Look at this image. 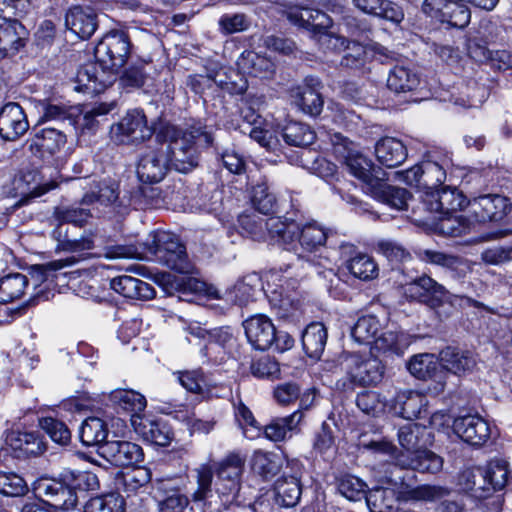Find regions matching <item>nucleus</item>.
I'll return each mask as SVG.
<instances>
[{"label": "nucleus", "mask_w": 512, "mask_h": 512, "mask_svg": "<svg viewBox=\"0 0 512 512\" xmlns=\"http://www.w3.org/2000/svg\"><path fill=\"white\" fill-rule=\"evenodd\" d=\"M266 228L272 240L292 250L298 259H305L309 264L314 263L312 254L327 240L326 231L316 222L301 225L291 219L274 217L266 223Z\"/></svg>", "instance_id": "nucleus-1"}, {"label": "nucleus", "mask_w": 512, "mask_h": 512, "mask_svg": "<svg viewBox=\"0 0 512 512\" xmlns=\"http://www.w3.org/2000/svg\"><path fill=\"white\" fill-rule=\"evenodd\" d=\"M115 72L113 66H79L76 72L75 90L87 94H98L113 84L117 77L123 87L139 88L146 79L142 66H121Z\"/></svg>", "instance_id": "nucleus-2"}, {"label": "nucleus", "mask_w": 512, "mask_h": 512, "mask_svg": "<svg viewBox=\"0 0 512 512\" xmlns=\"http://www.w3.org/2000/svg\"><path fill=\"white\" fill-rule=\"evenodd\" d=\"M166 132L170 141L159 144L171 158L172 167L180 172H187L197 165V141H203L205 145H210L213 142L212 134L201 123H196L185 131L167 128Z\"/></svg>", "instance_id": "nucleus-3"}, {"label": "nucleus", "mask_w": 512, "mask_h": 512, "mask_svg": "<svg viewBox=\"0 0 512 512\" xmlns=\"http://www.w3.org/2000/svg\"><path fill=\"white\" fill-rule=\"evenodd\" d=\"M51 236L57 242L56 251L78 253L79 255L36 266L32 272V277H36L37 280L46 281L52 276V272L60 271L75 265L81 260L94 256L92 253H87V251L95 247L92 234H85L81 235L80 238L71 239L68 235V227L64 224H58L52 230Z\"/></svg>", "instance_id": "nucleus-4"}, {"label": "nucleus", "mask_w": 512, "mask_h": 512, "mask_svg": "<svg viewBox=\"0 0 512 512\" xmlns=\"http://www.w3.org/2000/svg\"><path fill=\"white\" fill-rule=\"evenodd\" d=\"M374 477L381 486L373 487L365 499L371 512H392L405 490L404 473L392 462L378 465Z\"/></svg>", "instance_id": "nucleus-5"}, {"label": "nucleus", "mask_w": 512, "mask_h": 512, "mask_svg": "<svg viewBox=\"0 0 512 512\" xmlns=\"http://www.w3.org/2000/svg\"><path fill=\"white\" fill-rule=\"evenodd\" d=\"M403 294L410 300H416L425 303L430 308L437 310L445 303L453 305L458 299L466 301L469 306L477 309H483L491 314L497 311L484 303L477 301L471 297H458L452 295L443 285L437 283L434 279L427 275L415 278L409 283L402 286Z\"/></svg>", "instance_id": "nucleus-6"}, {"label": "nucleus", "mask_w": 512, "mask_h": 512, "mask_svg": "<svg viewBox=\"0 0 512 512\" xmlns=\"http://www.w3.org/2000/svg\"><path fill=\"white\" fill-rule=\"evenodd\" d=\"M338 362L344 375L337 380L336 386L342 391L376 385L383 378L384 367L377 358L364 359L358 354L343 353Z\"/></svg>", "instance_id": "nucleus-7"}, {"label": "nucleus", "mask_w": 512, "mask_h": 512, "mask_svg": "<svg viewBox=\"0 0 512 512\" xmlns=\"http://www.w3.org/2000/svg\"><path fill=\"white\" fill-rule=\"evenodd\" d=\"M145 246L156 261L182 274L193 272L186 248L179 238L167 231H156L149 234Z\"/></svg>", "instance_id": "nucleus-8"}, {"label": "nucleus", "mask_w": 512, "mask_h": 512, "mask_svg": "<svg viewBox=\"0 0 512 512\" xmlns=\"http://www.w3.org/2000/svg\"><path fill=\"white\" fill-rule=\"evenodd\" d=\"M468 214L459 215L455 220L459 227L452 230L456 234H462L477 224L488 221L502 220L510 210V204L506 197L501 195H482L468 202Z\"/></svg>", "instance_id": "nucleus-9"}, {"label": "nucleus", "mask_w": 512, "mask_h": 512, "mask_svg": "<svg viewBox=\"0 0 512 512\" xmlns=\"http://www.w3.org/2000/svg\"><path fill=\"white\" fill-rule=\"evenodd\" d=\"M397 436L401 451L392 442L386 440L370 441L365 447L375 453L390 455L395 460L397 453L404 452L413 456L422 448L430 445L433 440L431 432L418 423H407L401 426Z\"/></svg>", "instance_id": "nucleus-10"}, {"label": "nucleus", "mask_w": 512, "mask_h": 512, "mask_svg": "<svg viewBox=\"0 0 512 512\" xmlns=\"http://www.w3.org/2000/svg\"><path fill=\"white\" fill-rule=\"evenodd\" d=\"M244 464L245 458L238 453H231L220 462L215 491L224 504L236 499L240 490V477Z\"/></svg>", "instance_id": "nucleus-11"}, {"label": "nucleus", "mask_w": 512, "mask_h": 512, "mask_svg": "<svg viewBox=\"0 0 512 512\" xmlns=\"http://www.w3.org/2000/svg\"><path fill=\"white\" fill-rule=\"evenodd\" d=\"M466 4L468 3L461 0H425L422 11L440 23L462 29L469 24L471 18Z\"/></svg>", "instance_id": "nucleus-12"}, {"label": "nucleus", "mask_w": 512, "mask_h": 512, "mask_svg": "<svg viewBox=\"0 0 512 512\" xmlns=\"http://www.w3.org/2000/svg\"><path fill=\"white\" fill-rule=\"evenodd\" d=\"M153 129L148 126L142 110L134 109L111 127L112 138L120 144H139L149 139Z\"/></svg>", "instance_id": "nucleus-13"}, {"label": "nucleus", "mask_w": 512, "mask_h": 512, "mask_svg": "<svg viewBox=\"0 0 512 512\" xmlns=\"http://www.w3.org/2000/svg\"><path fill=\"white\" fill-rule=\"evenodd\" d=\"M95 64H126L130 54V42L123 31H110L94 48Z\"/></svg>", "instance_id": "nucleus-14"}, {"label": "nucleus", "mask_w": 512, "mask_h": 512, "mask_svg": "<svg viewBox=\"0 0 512 512\" xmlns=\"http://www.w3.org/2000/svg\"><path fill=\"white\" fill-rule=\"evenodd\" d=\"M35 491L50 506L61 510H72L78 503V495L69 482L42 479L35 486Z\"/></svg>", "instance_id": "nucleus-15"}, {"label": "nucleus", "mask_w": 512, "mask_h": 512, "mask_svg": "<svg viewBox=\"0 0 512 512\" xmlns=\"http://www.w3.org/2000/svg\"><path fill=\"white\" fill-rule=\"evenodd\" d=\"M280 283L272 286L268 284L267 297L271 308L275 311L280 319H288L293 317L298 310L299 302L296 301L291 291H295L298 287V280L294 278L283 277Z\"/></svg>", "instance_id": "nucleus-16"}, {"label": "nucleus", "mask_w": 512, "mask_h": 512, "mask_svg": "<svg viewBox=\"0 0 512 512\" xmlns=\"http://www.w3.org/2000/svg\"><path fill=\"white\" fill-rule=\"evenodd\" d=\"M452 427L455 434L474 447L483 446L491 437L490 425L479 415L459 416L454 419Z\"/></svg>", "instance_id": "nucleus-17"}, {"label": "nucleus", "mask_w": 512, "mask_h": 512, "mask_svg": "<svg viewBox=\"0 0 512 512\" xmlns=\"http://www.w3.org/2000/svg\"><path fill=\"white\" fill-rule=\"evenodd\" d=\"M170 161L167 151L159 144L156 149L149 150L140 158L137 165L138 178L144 183L160 182L172 167Z\"/></svg>", "instance_id": "nucleus-18"}, {"label": "nucleus", "mask_w": 512, "mask_h": 512, "mask_svg": "<svg viewBox=\"0 0 512 512\" xmlns=\"http://www.w3.org/2000/svg\"><path fill=\"white\" fill-rule=\"evenodd\" d=\"M66 135L54 127H45L26 141L29 151L37 158L44 159L58 153L66 144Z\"/></svg>", "instance_id": "nucleus-19"}, {"label": "nucleus", "mask_w": 512, "mask_h": 512, "mask_svg": "<svg viewBox=\"0 0 512 512\" xmlns=\"http://www.w3.org/2000/svg\"><path fill=\"white\" fill-rule=\"evenodd\" d=\"M398 56V54L379 44L363 46L359 42L349 40H347L342 51V58L346 62H379L385 64L390 61H401Z\"/></svg>", "instance_id": "nucleus-20"}, {"label": "nucleus", "mask_w": 512, "mask_h": 512, "mask_svg": "<svg viewBox=\"0 0 512 512\" xmlns=\"http://www.w3.org/2000/svg\"><path fill=\"white\" fill-rule=\"evenodd\" d=\"M249 343L258 350L270 349L276 339V328L271 319L263 314L249 317L243 322Z\"/></svg>", "instance_id": "nucleus-21"}, {"label": "nucleus", "mask_w": 512, "mask_h": 512, "mask_svg": "<svg viewBox=\"0 0 512 512\" xmlns=\"http://www.w3.org/2000/svg\"><path fill=\"white\" fill-rule=\"evenodd\" d=\"M450 164L451 158L447 153L427 152L421 161L423 189L438 190L446 179V169Z\"/></svg>", "instance_id": "nucleus-22"}, {"label": "nucleus", "mask_w": 512, "mask_h": 512, "mask_svg": "<svg viewBox=\"0 0 512 512\" xmlns=\"http://www.w3.org/2000/svg\"><path fill=\"white\" fill-rule=\"evenodd\" d=\"M29 129V123L22 107L9 102L0 109V136L6 141H15Z\"/></svg>", "instance_id": "nucleus-23"}, {"label": "nucleus", "mask_w": 512, "mask_h": 512, "mask_svg": "<svg viewBox=\"0 0 512 512\" xmlns=\"http://www.w3.org/2000/svg\"><path fill=\"white\" fill-rule=\"evenodd\" d=\"M101 455L111 464L118 467H128L143 460L142 448L129 441H108L101 447Z\"/></svg>", "instance_id": "nucleus-24"}, {"label": "nucleus", "mask_w": 512, "mask_h": 512, "mask_svg": "<svg viewBox=\"0 0 512 512\" xmlns=\"http://www.w3.org/2000/svg\"><path fill=\"white\" fill-rule=\"evenodd\" d=\"M424 202L431 212L449 216L466 206V197L456 188L444 187L441 190L427 191Z\"/></svg>", "instance_id": "nucleus-25"}, {"label": "nucleus", "mask_w": 512, "mask_h": 512, "mask_svg": "<svg viewBox=\"0 0 512 512\" xmlns=\"http://www.w3.org/2000/svg\"><path fill=\"white\" fill-rule=\"evenodd\" d=\"M392 463L402 472L404 469H411L421 473H437L443 467V459L426 447L419 450L413 456L399 452L395 456V462Z\"/></svg>", "instance_id": "nucleus-26"}, {"label": "nucleus", "mask_w": 512, "mask_h": 512, "mask_svg": "<svg viewBox=\"0 0 512 512\" xmlns=\"http://www.w3.org/2000/svg\"><path fill=\"white\" fill-rule=\"evenodd\" d=\"M0 23V60L16 54L25 46L28 31L18 20L7 19Z\"/></svg>", "instance_id": "nucleus-27"}, {"label": "nucleus", "mask_w": 512, "mask_h": 512, "mask_svg": "<svg viewBox=\"0 0 512 512\" xmlns=\"http://www.w3.org/2000/svg\"><path fill=\"white\" fill-rule=\"evenodd\" d=\"M132 425L135 432L149 443L167 446L173 439V432L170 426L162 420L136 417L133 418Z\"/></svg>", "instance_id": "nucleus-28"}, {"label": "nucleus", "mask_w": 512, "mask_h": 512, "mask_svg": "<svg viewBox=\"0 0 512 512\" xmlns=\"http://www.w3.org/2000/svg\"><path fill=\"white\" fill-rule=\"evenodd\" d=\"M286 16L292 24L312 30L317 36L327 31L333 24L331 17L318 9L293 8L286 13Z\"/></svg>", "instance_id": "nucleus-29"}, {"label": "nucleus", "mask_w": 512, "mask_h": 512, "mask_svg": "<svg viewBox=\"0 0 512 512\" xmlns=\"http://www.w3.org/2000/svg\"><path fill=\"white\" fill-rule=\"evenodd\" d=\"M110 287L115 292L130 299L150 300L153 299L156 294L151 284L129 275H121L113 278L110 281Z\"/></svg>", "instance_id": "nucleus-30"}, {"label": "nucleus", "mask_w": 512, "mask_h": 512, "mask_svg": "<svg viewBox=\"0 0 512 512\" xmlns=\"http://www.w3.org/2000/svg\"><path fill=\"white\" fill-rule=\"evenodd\" d=\"M319 88L320 81L318 79L307 78L305 85L295 91L294 103L306 114L319 115L324 104Z\"/></svg>", "instance_id": "nucleus-31"}, {"label": "nucleus", "mask_w": 512, "mask_h": 512, "mask_svg": "<svg viewBox=\"0 0 512 512\" xmlns=\"http://www.w3.org/2000/svg\"><path fill=\"white\" fill-rule=\"evenodd\" d=\"M65 24L80 38H89L97 28L96 13L90 7H73L66 14Z\"/></svg>", "instance_id": "nucleus-32"}, {"label": "nucleus", "mask_w": 512, "mask_h": 512, "mask_svg": "<svg viewBox=\"0 0 512 512\" xmlns=\"http://www.w3.org/2000/svg\"><path fill=\"white\" fill-rule=\"evenodd\" d=\"M375 155L383 166L395 168L406 160L407 148L399 139L384 137L376 143Z\"/></svg>", "instance_id": "nucleus-33"}, {"label": "nucleus", "mask_w": 512, "mask_h": 512, "mask_svg": "<svg viewBox=\"0 0 512 512\" xmlns=\"http://www.w3.org/2000/svg\"><path fill=\"white\" fill-rule=\"evenodd\" d=\"M354 6L362 12L393 23H400L404 14L400 7L388 0H353Z\"/></svg>", "instance_id": "nucleus-34"}, {"label": "nucleus", "mask_w": 512, "mask_h": 512, "mask_svg": "<svg viewBox=\"0 0 512 512\" xmlns=\"http://www.w3.org/2000/svg\"><path fill=\"white\" fill-rule=\"evenodd\" d=\"M370 189L375 198L396 210L406 209L411 198V194L405 188L388 185L380 179L375 181Z\"/></svg>", "instance_id": "nucleus-35"}, {"label": "nucleus", "mask_w": 512, "mask_h": 512, "mask_svg": "<svg viewBox=\"0 0 512 512\" xmlns=\"http://www.w3.org/2000/svg\"><path fill=\"white\" fill-rule=\"evenodd\" d=\"M420 76L415 66H393L387 77V87L395 93H406L416 89Z\"/></svg>", "instance_id": "nucleus-36"}, {"label": "nucleus", "mask_w": 512, "mask_h": 512, "mask_svg": "<svg viewBox=\"0 0 512 512\" xmlns=\"http://www.w3.org/2000/svg\"><path fill=\"white\" fill-rule=\"evenodd\" d=\"M440 361L446 370L456 375L471 372L476 366V359L471 352L452 347H447L440 352Z\"/></svg>", "instance_id": "nucleus-37"}, {"label": "nucleus", "mask_w": 512, "mask_h": 512, "mask_svg": "<svg viewBox=\"0 0 512 512\" xmlns=\"http://www.w3.org/2000/svg\"><path fill=\"white\" fill-rule=\"evenodd\" d=\"M110 401L119 408L131 413L133 418L142 417L141 413L145 410L146 398L137 391L131 389H116L109 393Z\"/></svg>", "instance_id": "nucleus-38"}, {"label": "nucleus", "mask_w": 512, "mask_h": 512, "mask_svg": "<svg viewBox=\"0 0 512 512\" xmlns=\"http://www.w3.org/2000/svg\"><path fill=\"white\" fill-rule=\"evenodd\" d=\"M422 259L428 263L439 265L449 270L453 277H464L470 270L469 264L461 257L440 251L424 250Z\"/></svg>", "instance_id": "nucleus-39"}, {"label": "nucleus", "mask_w": 512, "mask_h": 512, "mask_svg": "<svg viewBox=\"0 0 512 512\" xmlns=\"http://www.w3.org/2000/svg\"><path fill=\"white\" fill-rule=\"evenodd\" d=\"M327 342V330L320 322L309 324L302 334V345L306 354L319 359Z\"/></svg>", "instance_id": "nucleus-40"}, {"label": "nucleus", "mask_w": 512, "mask_h": 512, "mask_svg": "<svg viewBox=\"0 0 512 512\" xmlns=\"http://www.w3.org/2000/svg\"><path fill=\"white\" fill-rule=\"evenodd\" d=\"M263 289L261 278L258 274L252 273L237 281L229 291L230 300L240 306L252 301L255 295Z\"/></svg>", "instance_id": "nucleus-41"}, {"label": "nucleus", "mask_w": 512, "mask_h": 512, "mask_svg": "<svg viewBox=\"0 0 512 512\" xmlns=\"http://www.w3.org/2000/svg\"><path fill=\"white\" fill-rule=\"evenodd\" d=\"M277 502L284 507L295 506L301 497L300 480L296 476H283L274 485Z\"/></svg>", "instance_id": "nucleus-42"}, {"label": "nucleus", "mask_w": 512, "mask_h": 512, "mask_svg": "<svg viewBox=\"0 0 512 512\" xmlns=\"http://www.w3.org/2000/svg\"><path fill=\"white\" fill-rule=\"evenodd\" d=\"M107 436V424L99 417L86 418L79 429V438L85 446L104 444Z\"/></svg>", "instance_id": "nucleus-43"}, {"label": "nucleus", "mask_w": 512, "mask_h": 512, "mask_svg": "<svg viewBox=\"0 0 512 512\" xmlns=\"http://www.w3.org/2000/svg\"><path fill=\"white\" fill-rule=\"evenodd\" d=\"M440 363L437 356L432 353H421L411 357L407 369L420 380L432 379L436 376Z\"/></svg>", "instance_id": "nucleus-44"}, {"label": "nucleus", "mask_w": 512, "mask_h": 512, "mask_svg": "<svg viewBox=\"0 0 512 512\" xmlns=\"http://www.w3.org/2000/svg\"><path fill=\"white\" fill-rule=\"evenodd\" d=\"M479 476L483 479L485 485L484 490L490 488L494 491L503 489L508 481L509 471L507 462L504 460L495 459L489 462L484 471L478 470Z\"/></svg>", "instance_id": "nucleus-45"}, {"label": "nucleus", "mask_w": 512, "mask_h": 512, "mask_svg": "<svg viewBox=\"0 0 512 512\" xmlns=\"http://www.w3.org/2000/svg\"><path fill=\"white\" fill-rule=\"evenodd\" d=\"M425 405L426 399L423 394L417 391H402L396 397L395 409L401 417L413 419L420 415Z\"/></svg>", "instance_id": "nucleus-46"}, {"label": "nucleus", "mask_w": 512, "mask_h": 512, "mask_svg": "<svg viewBox=\"0 0 512 512\" xmlns=\"http://www.w3.org/2000/svg\"><path fill=\"white\" fill-rule=\"evenodd\" d=\"M8 442L13 450L20 451L24 455H39L44 452L45 444L38 434L34 432L12 433Z\"/></svg>", "instance_id": "nucleus-47"}, {"label": "nucleus", "mask_w": 512, "mask_h": 512, "mask_svg": "<svg viewBox=\"0 0 512 512\" xmlns=\"http://www.w3.org/2000/svg\"><path fill=\"white\" fill-rule=\"evenodd\" d=\"M381 330L382 324L376 316L364 315L352 327L351 336L360 344H371Z\"/></svg>", "instance_id": "nucleus-48"}, {"label": "nucleus", "mask_w": 512, "mask_h": 512, "mask_svg": "<svg viewBox=\"0 0 512 512\" xmlns=\"http://www.w3.org/2000/svg\"><path fill=\"white\" fill-rule=\"evenodd\" d=\"M282 136L287 144L298 147L308 146L316 138V134L310 126L296 121H291L284 126Z\"/></svg>", "instance_id": "nucleus-49"}, {"label": "nucleus", "mask_w": 512, "mask_h": 512, "mask_svg": "<svg viewBox=\"0 0 512 512\" xmlns=\"http://www.w3.org/2000/svg\"><path fill=\"white\" fill-rule=\"evenodd\" d=\"M28 285V279L21 273H14L0 279V303L19 299Z\"/></svg>", "instance_id": "nucleus-50"}, {"label": "nucleus", "mask_w": 512, "mask_h": 512, "mask_svg": "<svg viewBox=\"0 0 512 512\" xmlns=\"http://www.w3.org/2000/svg\"><path fill=\"white\" fill-rule=\"evenodd\" d=\"M343 163L353 176L361 180L369 188L379 179L372 174L373 163L361 153L360 149Z\"/></svg>", "instance_id": "nucleus-51"}, {"label": "nucleus", "mask_w": 512, "mask_h": 512, "mask_svg": "<svg viewBox=\"0 0 512 512\" xmlns=\"http://www.w3.org/2000/svg\"><path fill=\"white\" fill-rule=\"evenodd\" d=\"M302 419V414L298 411L281 418L274 419L265 427V436L275 442L282 441L287 434L293 431Z\"/></svg>", "instance_id": "nucleus-52"}, {"label": "nucleus", "mask_w": 512, "mask_h": 512, "mask_svg": "<svg viewBox=\"0 0 512 512\" xmlns=\"http://www.w3.org/2000/svg\"><path fill=\"white\" fill-rule=\"evenodd\" d=\"M161 284L163 285L165 291L170 295L174 294V292H178L180 294L179 299H184V296L191 292L201 291L204 285L203 282H200L195 278H178L171 274L163 275Z\"/></svg>", "instance_id": "nucleus-53"}, {"label": "nucleus", "mask_w": 512, "mask_h": 512, "mask_svg": "<svg viewBox=\"0 0 512 512\" xmlns=\"http://www.w3.org/2000/svg\"><path fill=\"white\" fill-rule=\"evenodd\" d=\"M208 335V343L201 349L202 354L205 357H208L212 360H217L216 356H213L218 348L225 350L226 348L232 346L234 342V336L230 327H220L215 328L209 332Z\"/></svg>", "instance_id": "nucleus-54"}, {"label": "nucleus", "mask_w": 512, "mask_h": 512, "mask_svg": "<svg viewBox=\"0 0 512 512\" xmlns=\"http://www.w3.org/2000/svg\"><path fill=\"white\" fill-rule=\"evenodd\" d=\"M280 457L272 452L256 451L252 457V469L265 479L274 477L281 469Z\"/></svg>", "instance_id": "nucleus-55"}, {"label": "nucleus", "mask_w": 512, "mask_h": 512, "mask_svg": "<svg viewBox=\"0 0 512 512\" xmlns=\"http://www.w3.org/2000/svg\"><path fill=\"white\" fill-rule=\"evenodd\" d=\"M195 473L197 489L192 493V501L195 504L206 503L213 497V469L208 464H202L195 469Z\"/></svg>", "instance_id": "nucleus-56"}, {"label": "nucleus", "mask_w": 512, "mask_h": 512, "mask_svg": "<svg viewBox=\"0 0 512 512\" xmlns=\"http://www.w3.org/2000/svg\"><path fill=\"white\" fill-rule=\"evenodd\" d=\"M346 267L354 277L361 280H370L378 275V266L368 254L355 255L347 261Z\"/></svg>", "instance_id": "nucleus-57"}, {"label": "nucleus", "mask_w": 512, "mask_h": 512, "mask_svg": "<svg viewBox=\"0 0 512 512\" xmlns=\"http://www.w3.org/2000/svg\"><path fill=\"white\" fill-rule=\"evenodd\" d=\"M96 190L84 195L82 202L91 204L98 201L103 205H110L119 197L118 184L115 181H102L95 186Z\"/></svg>", "instance_id": "nucleus-58"}, {"label": "nucleus", "mask_w": 512, "mask_h": 512, "mask_svg": "<svg viewBox=\"0 0 512 512\" xmlns=\"http://www.w3.org/2000/svg\"><path fill=\"white\" fill-rule=\"evenodd\" d=\"M337 488L340 494L350 501H359L365 498L367 494L366 483L360 478L350 474L338 478Z\"/></svg>", "instance_id": "nucleus-59"}, {"label": "nucleus", "mask_w": 512, "mask_h": 512, "mask_svg": "<svg viewBox=\"0 0 512 512\" xmlns=\"http://www.w3.org/2000/svg\"><path fill=\"white\" fill-rule=\"evenodd\" d=\"M114 106V102L95 103L92 106H87L82 111V116L78 120V124L83 131L94 132L99 125L98 117L107 115L113 110Z\"/></svg>", "instance_id": "nucleus-60"}, {"label": "nucleus", "mask_w": 512, "mask_h": 512, "mask_svg": "<svg viewBox=\"0 0 512 512\" xmlns=\"http://www.w3.org/2000/svg\"><path fill=\"white\" fill-rule=\"evenodd\" d=\"M85 512H124V499L115 493L97 496L86 503Z\"/></svg>", "instance_id": "nucleus-61"}, {"label": "nucleus", "mask_w": 512, "mask_h": 512, "mask_svg": "<svg viewBox=\"0 0 512 512\" xmlns=\"http://www.w3.org/2000/svg\"><path fill=\"white\" fill-rule=\"evenodd\" d=\"M462 94H465L466 99L463 96H452L451 101L462 107H479L488 98L489 88L485 84L479 85L477 82H472L465 86Z\"/></svg>", "instance_id": "nucleus-62"}, {"label": "nucleus", "mask_w": 512, "mask_h": 512, "mask_svg": "<svg viewBox=\"0 0 512 512\" xmlns=\"http://www.w3.org/2000/svg\"><path fill=\"white\" fill-rule=\"evenodd\" d=\"M152 481L151 471L146 467H138L121 477L123 491L128 495L136 493L140 488Z\"/></svg>", "instance_id": "nucleus-63"}, {"label": "nucleus", "mask_w": 512, "mask_h": 512, "mask_svg": "<svg viewBox=\"0 0 512 512\" xmlns=\"http://www.w3.org/2000/svg\"><path fill=\"white\" fill-rule=\"evenodd\" d=\"M39 426L55 443L67 445L71 440V432L67 425L55 418L44 417L39 420Z\"/></svg>", "instance_id": "nucleus-64"}]
</instances>
